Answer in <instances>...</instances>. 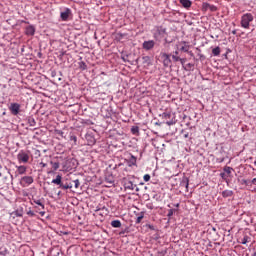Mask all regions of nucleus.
I'll return each instance as SVG.
<instances>
[{
  "instance_id": "nucleus-5",
  "label": "nucleus",
  "mask_w": 256,
  "mask_h": 256,
  "mask_svg": "<svg viewBox=\"0 0 256 256\" xmlns=\"http://www.w3.org/2000/svg\"><path fill=\"white\" fill-rule=\"evenodd\" d=\"M202 9L203 11H211L212 13H214L215 11H217V6L204 2L202 4Z\"/></svg>"
},
{
  "instance_id": "nucleus-8",
  "label": "nucleus",
  "mask_w": 256,
  "mask_h": 256,
  "mask_svg": "<svg viewBox=\"0 0 256 256\" xmlns=\"http://www.w3.org/2000/svg\"><path fill=\"white\" fill-rule=\"evenodd\" d=\"M212 55H214V57H219V55H221V48L219 46L216 48H213Z\"/></svg>"
},
{
  "instance_id": "nucleus-36",
  "label": "nucleus",
  "mask_w": 256,
  "mask_h": 256,
  "mask_svg": "<svg viewBox=\"0 0 256 256\" xmlns=\"http://www.w3.org/2000/svg\"><path fill=\"white\" fill-rule=\"evenodd\" d=\"M253 256H256V248H255V251H254V254H253Z\"/></svg>"
},
{
  "instance_id": "nucleus-37",
  "label": "nucleus",
  "mask_w": 256,
  "mask_h": 256,
  "mask_svg": "<svg viewBox=\"0 0 256 256\" xmlns=\"http://www.w3.org/2000/svg\"><path fill=\"white\" fill-rule=\"evenodd\" d=\"M57 133L61 134V130H57Z\"/></svg>"
},
{
  "instance_id": "nucleus-34",
  "label": "nucleus",
  "mask_w": 256,
  "mask_h": 256,
  "mask_svg": "<svg viewBox=\"0 0 256 256\" xmlns=\"http://www.w3.org/2000/svg\"><path fill=\"white\" fill-rule=\"evenodd\" d=\"M40 215L43 217V215H45V212H40Z\"/></svg>"
},
{
  "instance_id": "nucleus-29",
  "label": "nucleus",
  "mask_w": 256,
  "mask_h": 256,
  "mask_svg": "<svg viewBox=\"0 0 256 256\" xmlns=\"http://www.w3.org/2000/svg\"><path fill=\"white\" fill-rule=\"evenodd\" d=\"M132 133H133V135H135V134L139 133V130L138 129H132Z\"/></svg>"
},
{
  "instance_id": "nucleus-17",
  "label": "nucleus",
  "mask_w": 256,
  "mask_h": 256,
  "mask_svg": "<svg viewBox=\"0 0 256 256\" xmlns=\"http://www.w3.org/2000/svg\"><path fill=\"white\" fill-rule=\"evenodd\" d=\"M135 187H137V185H134L133 182H128L126 184V189H130L131 191H133Z\"/></svg>"
},
{
  "instance_id": "nucleus-10",
  "label": "nucleus",
  "mask_w": 256,
  "mask_h": 256,
  "mask_svg": "<svg viewBox=\"0 0 256 256\" xmlns=\"http://www.w3.org/2000/svg\"><path fill=\"white\" fill-rule=\"evenodd\" d=\"M22 181L24 183H27V185H31V183H33V177L31 176H25L22 178Z\"/></svg>"
},
{
  "instance_id": "nucleus-31",
  "label": "nucleus",
  "mask_w": 256,
  "mask_h": 256,
  "mask_svg": "<svg viewBox=\"0 0 256 256\" xmlns=\"http://www.w3.org/2000/svg\"><path fill=\"white\" fill-rule=\"evenodd\" d=\"M71 139H72L74 142L77 141V137H75V136H72Z\"/></svg>"
},
{
  "instance_id": "nucleus-12",
  "label": "nucleus",
  "mask_w": 256,
  "mask_h": 256,
  "mask_svg": "<svg viewBox=\"0 0 256 256\" xmlns=\"http://www.w3.org/2000/svg\"><path fill=\"white\" fill-rule=\"evenodd\" d=\"M61 179H62L61 175H57V176H56V179H53V180H52V183H53L54 185H60V187H61Z\"/></svg>"
},
{
  "instance_id": "nucleus-44",
  "label": "nucleus",
  "mask_w": 256,
  "mask_h": 256,
  "mask_svg": "<svg viewBox=\"0 0 256 256\" xmlns=\"http://www.w3.org/2000/svg\"><path fill=\"white\" fill-rule=\"evenodd\" d=\"M255 165H256V162H255Z\"/></svg>"
},
{
  "instance_id": "nucleus-14",
  "label": "nucleus",
  "mask_w": 256,
  "mask_h": 256,
  "mask_svg": "<svg viewBox=\"0 0 256 256\" xmlns=\"http://www.w3.org/2000/svg\"><path fill=\"white\" fill-rule=\"evenodd\" d=\"M180 3L183 7H186V8L191 7V1L189 0H180Z\"/></svg>"
},
{
  "instance_id": "nucleus-26",
  "label": "nucleus",
  "mask_w": 256,
  "mask_h": 256,
  "mask_svg": "<svg viewBox=\"0 0 256 256\" xmlns=\"http://www.w3.org/2000/svg\"><path fill=\"white\" fill-rule=\"evenodd\" d=\"M62 189H73V185H61Z\"/></svg>"
},
{
  "instance_id": "nucleus-11",
  "label": "nucleus",
  "mask_w": 256,
  "mask_h": 256,
  "mask_svg": "<svg viewBox=\"0 0 256 256\" xmlns=\"http://www.w3.org/2000/svg\"><path fill=\"white\" fill-rule=\"evenodd\" d=\"M86 139L88 140L89 145L95 144V137L91 136L90 134H86Z\"/></svg>"
},
{
  "instance_id": "nucleus-43",
  "label": "nucleus",
  "mask_w": 256,
  "mask_h": 256,
  "mask_svg": "<svg viewBox=\"0 0 256 256\" xmlns=\"http://www.w3.org/2000/svg\"><path fill=\"white\" fill-rule=\"evenodd\" d=\"M0 177H1V173H0Z\"/></svg>"
},
{
  "instance_id": "nucleus-39",
  "label": "nucleus",
  "mask_w": 256,
  "mask_h": 256,
  "mask_svg": "<svg viewBox=\"0 0 256 256\" xmlns=\"http://www.w3.org/2000/svg\"><path fill=\"white\" fill-rule=\"evenodd\" d=\"M168 215H173V212H170Z\"/></svg>"
},
{
  "instance_id": "nucleus-7",
  "label": "nucleus",
  "mask_w": 256,
  "mask_h": 256,
  "mask_svg": "<svg viewBox=\"0 0 256 256\" xmlns=\"http://www.w3.org/2000/svg\"><path fill=\"white\" fill-rule=\"evenodd\" d=\"M164 60V66L169 67L171 65V59L169 58V54H163Z\"/></svg>"
},
{
  "instance_id": "nucleus-33",
  "label": "nucleus",
  "mask_w": 256,
  "mask_h": 256,
  "mask_svg": "<svg viewBox=\"0 0 256 256\" xmlns=\"http://www.w3.org/2000/svg\"><path fill=\"white\" fill-rule=\"evenodd\" d=\"M253 185H256V178L252 180Z\"/></svg>"
},
{
  "instance_id": "nucleus-18",
  "label": "nucleus",
  "mask_w": 256,
  "mask_h": 256,
  "mask_svg": "<svg viewBox=\"0 0 256 256\" xmlns=\"http://www.w3.org/2000/svg\"><path fill=\"white\" fill-rule=\"evenodd\" d=\"M61 19H63V21H67V19H69V12H62Z\"/></svg>"
},
{
  "instance_id": "nucleus-19",
  "label": "nucleus",
  "mask_w": 256,
  "mask_h": 256,
  "mask_svg": "<svg viewBox=\"0 0 256 256\" xmlns=\"http://www.w3.org/2000/svg\"><path fill=\"white\" fill-rule=\"evenodd\" d=\"M51 165L54 171H57V169H59V162H51Z\"/></svg>"
},
{
  "instance_id": "nucleus-30",
  "label": "nucleus",
  "mask_w": 256,
  "mask_h": 256,
  "mask_svg": "<svg viewBox=\"0 0 256 256\" xmlns=\"http://www.w3.org/2000/svg\"><path fill=\"white\" fill-rule=\"evenodd\" d=\"M141 219H143V216L137 218V223H141Z\"/></svg>"
},
{
  "instance_id": "nucleus-15",
  "label": "nucleus",
  "mask_w": 256,
  "mask_h": 256,
  "mask_svg": "<svg viewBox=\"0 0 256 256\" xmlns=\"http://www.w3.org/2000/svg\"><path fill=\"white\" fill-rule=\"evenodd\" d=\"M111 225H112V227L119 228V227H121V221H119V220H113V221L111 222Z\"/></svg>"
},
{
  "instance_id": "nucleus-28",
  "label": "nucleus",
  "mask_w": 256,
  "mask_h": 256,
  "mask_svg": "<svg viewBox=\"0 0 256 256\" xmlns=\"http://www.w3.org/2000/svg\"><path fill=\"white\" fill-rule=\"evenodd\" d=\"M27 215H29L30 217H35V212L29 210V211L27 212Z\"/></svg>"
},
{
  "instance_id": "nucleus-16",
  "label": "nucleus",
  "mask_w": 256,
  "mask_h": 256,
  "mask_svg": "<svg viewBox=\"0 0 256 256\" xmlns=\"http://www.w3.org/2000/svg\"><path fill=\"white\" fill-rule=\"evenodd\" d=\"M26 171H27V168L25 166H19L18 167L19 175H23Z\"/></svg>"
},
{
  "instance_id": "nucleus-22",
  "label": "nucleus",
  "mask_w": 256,
  "mask_h": 256,
  "mask_svg": "<svg viewBox=\"0 0 256 256\" xmlns=\"http://www.w3.org/2000/svg\"><path fill=\"white\" fill-rule=\"evenodd\" d=\"M14 213L16 217H23V210H16Z\"/></svg>"
},
{
  "instance_id": "nucleus-3",
  "label": "nucleus",
  "mask_w": 256,
  "mask_h": 256,
  "mask_svg": "<svg viewBox=\"0 0 256 256\" xmlns=\"http://www.w3.org/2000/svg\"><path fill=\"white\" fill-rule=\"evenodd\" d=\"M11 115H14V117H17L21 113V104L19 103H11L8 107Z\"/></svg>"
},
{
  "instance_id": "nucleus-9",
  "label": "nucleus",
  "mask_w": 256,
  "mask_h": 256,
  "mask_svg": "<svg viewBox=\"0 0 256 256\" xmlns=\"http://www.w3.org/2000/svg\"><path fill=\"white\" fill-rule=\"evenodd\" d=\"M26 35H35V27L33 26H28L26 28Z\"/></svg>"
},
{
  "instance_id": "nucleus-32",
  "label": "nucleus",
  "mask_w": 256,
  "mask_h": 256,
  "mask_svg": "<svg viewBox=\"0 0 256 256\" xmlns=\"http://www.w3.org/2000/svg\"><path fill=\"white\" fill-rule=\"evenodd\" d=\"M40 165H42V167H47V164H45V163H40Z\"/></svg>"
},
{
  "instance_id": "nucleus-42",
  "label": "nucleus",
  "mask_w": 256,
  "mask_h": 256,
  "mask_svg": "<svg viewBox=\"0 0 256 256\" xmlns=\"http://www.w3.org/2000/svg\"><path fill=\"white\" fill-rule=\"evenodd\" d=\"M185 137H187V134H185Z\"/></svg>"
},
{
  "instance_id": "nucleus-35",
  "label": "nucleus",
  "mask_w": 256,
  "mask_h": 256,
  "mask_svg": "<svg viewBox=\"0 0 256 256\" xmlns=\"http://www.w3.org/2000/svg\"><path fill=\"white\" fill-rule=\"evenodd\" d=\"M186 122H187V117L184 118V123H186Z\"/></svg>"
},
{
  "instance_id": "nucleus-40",
  "label": "nucleus",
  "mask_w": 256,
  "mask_h": 256,
  "mask_svg": "<svg viewBox=\"0 0 256 256\" xmlns=\"http://www.w3.org/2000/svg\"><path fill=\"white\" fill-rule=\"evenodd\" d=\"M232 33H233V35H235L236 31L234 30Z\"/></svg>"
},
{
  "instance_id": "nucleus-2",
  "label": "nucleus",
  "mask_w": 256,
  "mask_h": 256,
  "mask_svg": "<svg viewBox=\"0 0 256 256\" xmlns=\"http://www.w3.org/2000/svg\"><path fill=\"white\" fill-rule=\"evenodd\" d=\"M253 21V14L251 13H246L242 15L241 17V27L243 29H249L250 23Z\"/></svg>"
},
{
  "instance_id": "nucleus-41",
  "label": "nucleus",
  "mask_w": 256,
  "mask_h": 256,
  "mask_svg": "<svg viewBox=\"0 0 256 256\" xmlns=\"http://www.w3.org/2000/svg\"><path fill=\"white\" fill-rule=\"evenodd\" d=\"M133 161H134V163H135V158H133Z\"/></svg>"
},
{
  "instance_id": "nucleus-4",
  "label": "nucleus",
  "mask_w": 256,
  "mask_h": 256,
  "mask_svg": "<svg viewBox=\"0 0 256 256\" xmlns=\"http://www.w3.org/2000/svg\"><path fill=\"white\" fill-rule=\"evenodd\" d=\"M142 47L143 49H145V51H151V49L155 47V41L153 40L144 41L142 44Z\"/></svg>"
},
{
  "instance_id": "nucleus-20",
  "label": "nucleus",
  "mask_w": 256,
  "mask_h": 256,
  "mask_svg": "<svg viewBox=\"0 0 256 256\" xmlns=\"http://www.w3.org/2000/svg\"><path fill=\"white\" fill-rule=\"evenodd\" d=\"M73 184H74L75 189H79L81 182H79V180L77 179V180L73 181Z\"/></svg>"
},
{
  "instance_id": "nucleus-23",
  "label": "nucleus",
  "mask_w": 256,
  "mask_h": 256,
  "mask_svg": "<svg viewBox=\"0 0 256 256\" xmlns=\"http://www.w3.org/2000/svg\"><path fill=\"white\" fill-rule=\"evenodd\" d=\"M224 171H225V173H227V175H231V171H233V168H231V167H225V168H224Z\"/></svg>"
},
{
  "instance_id": "nucleus-38",
  "label": "nucleus",
  "mask_w": 256,
  "mask_h": 256,
  "mask_svg": "<svg viewBox=\"0 0 256 256\" xmlns=\"http://www.w3.org/2000/svg\"><path fill=\"white\" fill-rule=\"evenodd\" d=\"M132 129H138V127H132Z\"/></svg>"
},
{
  "instance_id": "nucleus-24",
  "label": "nucleus",
  "mask_w": 256,
  "mask_h": 256,
  "mask_svg": "<svg viewBox=\"0 0 256 256\" xmlns=\"http://www.w3.org/2000/svg\"><path fill=\"white\" fill-rule=\"evenodd\" d=\"M80 69H83V71H85V69H87V64H85V62H80Z\"/></svg>"
},
{
  "instance_id": "nucleus-27",
  "label": "nucleus",
  "mask_w": 256,
  "mask_h": 256,
  "mask_svg": "<svg viewBox=\"0 0 256 256\" xmlns=\"http://www.w3.org/2000/svg\"><path fill=\"white\" fill-rule=\"evenodd\" d=\"M248 239H249V237H244L243 239H242V245H247V242H248Z\"/></svg>"
},
{
  "instance_id": "nucleus-13",
  "label": "nucleus",
  "mask_w": 256,
  "mask_h": 256,
  "mask_svg": "<svg viewBox=\"0 0 256 256\" xmlns=\"http://www.w3.org/2000/svg\"><path fill=\"white\" fill-rule=\"evenodd\" d=\"M233 191L232 190H225L222 192V197H232Z\"/></svg>"
},
{
  "instance_id": "nucleus-6",
  "label": "nucleus",
  "mask_w": 256,
  "mask_h": 256,
  "mask_svg": "<svg viewBox=\"0 0 256 256\" xmlns=\"http://www.w3.org/2000/svg\"><path fill=\"white\" fill-rule=\"evenodd\" d=\"M18 161H21L22 163H27V161H29V155L25 152L19 153Z\"/></svg>"
},
{
  "instance_id": "nucleus-21",
  "label": "nucleus",
  "mask_w": 256,
  "mask_h": 256,
  "mask_svg": "<svg viewBox=\"0 0 256 256\" xmlns=\"http://www.w3.org/2000/svg\"><path fill=\"white\" fill-rule=\"evenodd\" d=\"M34 203L36 205H39L41 207V209H45V205H43V203H41V200H34Z\"/></svg>"
},
{
  "instance_id": "nucleus-25",
  "label": "nucleus",
  "mask_w": 256,
  "mask_h": 256,
  "mask_svg": "<svg viewBox=\"0 0 256 256\" xmlns=\"http://www.w3.org/2000/svg\"><path fill=\"white\" fill-rule=\"evenodd\" d=\"M144 181H146V182L151 181V175L145 174L144 175Z\"/></svg>"
},
{
  "instance_id": "nucleus-1",
  "label": "nucleus",
  "mask_w": 256,
  "mask_h": 256,
  "mask_svg": "<svg viewBox=\"0 0 256 256\" xmlns=\"http://www.w3.org/2000/svg\"><path fill=\"white\" fill-rule=\"evenodd\" d=\"M177 50L172 54V59L175 63L179 62L183 65L185 63V60H183L179 56V51H182L183 53H190L191 54V46L187 42H180L176 45Z\"/></svg>"
}]
</instances>
